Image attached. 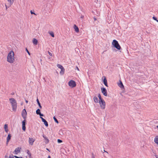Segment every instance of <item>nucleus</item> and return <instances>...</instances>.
Returning <instances> with one entry per match:
<instances>
[{
  "instance_id": "obj_14",
  "label": "nucleus",
  "mask_w": 158,
  "mask_h": 158,
  "mask_svg": "<svg viewBox=\"0 0 158 158\" xmlns=\"http://www.w3.org/2000/svg\"><path fill=\"white\" fill-rule=\"evenodd\" d=\"M119 81L120 83L118 84V86L122 89L124 88V86L122 82L120 80Z\"/></svg>"
},
{
  "instance_id": "obj_47",
  "label": "nucleus",
  "mask_w": 158,
  "mask_h": 158,
  "mask_svg": "<svg viewBox=\"0 0 158 158\" xmlns=\"http://www.w3.org/2000/svg\"><path fill=\"white\" fill-rule=\"evenodd\" d=\"M157 128H158V126H157Z\"/></svg>"
},
{
  "instance_id": "obj_35",
  "label": "nucleus",
  "mask_w": 158,
  "mask_h": 158,
  "mask_svg": "<svg viewBox=\"0 0 158 158\" xmlns=\"http://www.w3.org/2000/svg\"><path fill=\"white\" fill-rule=\"evenodd\" d=\"M92 158H95L93 154H92Z\"/></svg>"
},
{
  "instance_id": "obj_40",
  "label": "nucleus",
  "mask_w": 158,
  "mask_h": 158,
  "mask_svg": "<svg viewBox=\"0 0 158 158\" xmlns=\"http://www.w3.org/2000/svg\"><path fill=\"white\" fill-rule=\"evenodd\" d=\"M48 158H51V157L50 156H48Z\"/></svg>"
},
{
  "instance_id": "obj_23",
  "label": "nucleus",
  "mask_w": 158,
  "mask_h": 158,
  "mask_svg": "<svg viewBox=\"0 0 158 158\" xmlns=\"http://www.w3.org/2000/svg\"><path fill=\"white\" fill-rule=\"evenodd\" d=\"M98 97L99 98V101H102V100H103V99H102V98H101V95L100 94H98Z\"/></svg>"
},
{
  "instance_id": "obj_10",
  "label": "nucleus",
  "mask_w": 158,
  "mask_h": 158,
  "mask_svg": "<svg viewBox=\"0 0 158 158\" xmlns=\"http://www.w3.org/2000/svg\"><path fill=\"white\" fill-rule=\"evenodd\" d=\"M40 118L41 119L43 122L44 123V124L46 127L48 126V124L47 122L43 117H40Z\"/></svg>"
},
{
  "instance_id": "obj_29",
  "label": "nucleus",
  "mask_w": 158,
  "mask_h": 158,
  "mask_svg": "<svg viewBox=\"0 0 158 158\" xmlns=\"http://www.w3.org/2000/svg\"><path fill=\"white\" fill-rule=\"evenodd\" d=\"M57 142L58 143H61L62 142V140H60V139H58L57 140Z\"/></svg>"
},
{
  "instance_id": "obj_2",
  "label": "nucleus",
  "mask_w": 158,
  "mask_h": 158,
  "mask_svg": "<svg viewBox=\"0 0 158 158\" xmlns=\"http://www.w3.org/2000/svg\"><path fill=\"white\" fill-rule=\"evenodd\" d=\"M9 100L13 110L15 112L16 111L17 108V103L16 100L12 98H10Z\"/></svg>"
},
{
  "instance_id": "obj_11",
  "label": "nucleus",
  "mask_w": 158,
  "mask_h": 158,
  "mask_svg": "<svg viewBox=\"0 0 158 158\" xmlns=\"http://www.w3.org/2000/svg\"><path fill=\"white\" fill-rule=\"evenodd\" d=\"M11 135L10 134H8L6 138V144H7L11 139Z\"/></svg>"
},
{
  "instance_id": "obj_48",
  "label": "nucleus",
  "mask_w": 158,
  "mask_h": 158,
  "mask_svg": "<svg viewBox=\"0 0 158 158\" xmlns=\"http://www.w3.org/2000/svg\"><path fill=\"white\" fill-rule=\"evenodd\" d=\"M29 152V151H28V152H27V153H28V152Z\"/></svg>"
},
{
  "instance_id": "obj_6",
  "label": "nucleus",
  "mask_w": 158,
  "mask_h": 158,
  "mask_svg": "<svg viewBox=\"0 0 158 158\" xmlns=\"http://www.w3.org/2000/svg\"><path fill=\"white\" fill-rule=\"evenodd\" d=\"M99 104L100 107L102 109H104L105 107V102L104 100L101 101H99Z\"/></svg>"
},
{
  "instance_id": "obj_21",
  "label": "nucleus",
  "mask_w": 158,
  "mask_h": 158,
  "mask_svg": "<svg viewBox=\"0 0 158 158\" xmlns=\"http://www.w3.org/2000/svg\"><path fill=\"white\" fill-rule=\"evenodd\" d=\"M94 102H96V103L98 102V98L97 97H96V96L94 97Z\"/></svg>"
},
{
  "instance_id": "obj_27",
  "label": "nucleus",
  "mask_w": 158,
  "mask_h": 158,
  "mask_svg": "<svg viewBox=\"0 0 158 158\" xmlns=\"http://www.w3.org/2000/svg\"><path fill=\"white\" fill-rule=\"evenodd\" d=\"M53 119L56 123H59L58 121L55 116L53 117Z\"/></svg>"
},
{
  "instance_id": "obj_49",
  "label": "nucleus",
  "mask_w": 158,
  "mask_h": 158,
  "mask_svg": "<svg viewBox=\"0 0 158 158\" xmlns=\"http://www.w3.org/2000/svg\"><path fill=\"white\" fill-rule=\"evenodd\" d=\"M156 157L157 158H158V157H157V156H156Z\"/></svg>"
},
{
  "instance_id": "obj_8",
  "label": "nucleus",
  "mask_w": 158,
  "mask_h": 158,
  "mask_svg": "<svg viewBox=\"0 0 158 158\" xmlns=\"http://www.w3.org/2000/svg\"><path fill=\"white\" fill-rule=\"evenodd\" d=\"M27 115V112L26 110L23 109L22 112V115L24 118H25Z\"/></svg>"
},
{
  "instance_id": "obj_19",
  "label": "nucleus",
  "mask_w": 158,
  "mask_h": 158,
  "mask_svg": "<svg viewBox=\"0 0 158 158\" xmlns=\"http://www.w3.org/2000/svg\"><path fill=\"white\" fill-rule=\"evenodd\" d=\"M35 139L33 138H30V145H33L34 142L35 141Z\"/></svg>"
},
{
  "instance_id": "obj_26",
  "label": "nucleus",
  "mask_w": 158,
  "mask_h": 158,
  "mask_svg": "<svg viewBox=\"0 0 158 158\" xmlns=\"http://www.w3.org/2000/svg\"><path fill=\"white\" fill-rule=\"evenodd\" d=\"M57 66L58 68L60 69L63 68V67L60 64H58L57 65Z\"/></svg>"
},
{
  "instance_id": "obj_20",
  "label": "nucleus",
  "mask_w": 158,
  "mask_h": 158,
  "mask_svg": "<svg viewBox=\"0 0 158 158\" xmlns=\"http://www.w3.org/2000/svg\"><path fill=\"white\" fill-rule=\"evenodd\" d=\"M155 142L158 145V136H156L154 139Z\"/></svg>"
},
{
  "instance_id": "obj_4",
  "label": "nucleus",
  "mask_w": 158,
  "mask_h": 158,
  "mask_svg": "<svg viewBox=\"0 0 158 158\" xmlns=\"http://www.w3.org/2000/svg\"><path fill=\"white\" fill-rule=\"evenodd\" d=\"M68 84L69 86L71 88L75 87L76 85V82L73 80L70 81L69 82Z\"/></svg>"
},
{
  "instance_id": "obj_30",
  "label": "nucleus",
  "mask_w": 158,
  "mask_h": 158,
  "mask_svg": "<svg viewBox=\"0 0 158 158\" xmlns=\"http://www.w3.org/2000/svg\"><path fill=\"white\" fill-rule=\"evenodd\" d=\"M152 18L153 19H154L157 22H158V20L156 17H153Z\"/></svg>"
},
{
  "instance_id": "obj_34",
  "label": "nucleus",
  "mask_w": 158,
  "mask_h": 158,
  "mask_svg": "<svg viewBox=\"0 0 158 158\" xmlns=\"http://www.w3.org/2000/svg\"><path fill=\"white\" fill-rule=\"evenodd\" d=\"M15 158H22V157H18L17 156H15Z\"/></svg>"
},
{
  "instance_id": "obj_9",
  "label": "nucleus",
  "mask_w": 158,
  "mask_h": 158,
  "mask_svg": "<svg viewBox=\"0 0 158 158\" xmlns=\"http://www.w3.org/2000/svg\"><path fill=\"white\" fill-rule=\"evenodd\" d=\"M26 121L25 119L23 120L22 122V129L25 131L26 130L25 125Z\"/></svg>"
},
{
  "instance_id": "obj_17",
  "label": "nucleus",
  "mask_w": 158,
  "mask_h": 158,
  "mask_svg": "<svg viewBox=\"0 0 158 158\" xmlns=\"http://www.w3.org/2000/svg\"><path fill=\"white\" fill-rule=\"evenodd\" d=\"M103 83L106 86H107V87L108 86L107 83V80L106 79L105 77H104V79L103 80Z\"/></svg>"
},
{
  "instance_id": "obj_39",
  "label": "nucleus",
  "mask_w": 158,
  "mask_h": 158,
  "mask_svg": "<svg viewBox=\"0 0 158 158\" xmlns=\"http://www.w3.org/2000/svg\"><path fill=\"white\" fill-rule=\"evenodd\" d=\"M8 158H14V157L13 156H10Z\"/></svg>"
},
{
  "instance_id": "obj_15",
  "label": "nucleus",
  "mask_w": 158,
  "mask_h": 158,
  "mask_svg": "<svg viewBox=\"0 0 158 158\" xmlns=\"http://www.w3.org/2000/svg\"><path fill=\"white\" fill-rule=\"evenodd\" d=\"M73 28L76 32H79V30L78 28L76 25H74Z\"/></svg>"
},
{
  "instance_id": "obj_13",
  "label": "nucleus",
  "mask_w": 158,
  "mask_h": 158,
  "mask_svg": "<svg viewBox=\"0 0 158 158\" xmlns=\"http://www.w3.org/2000/svg\"><path fill=\"white\" fill-rule=\"evenodd\" d=\"M4 128L5 132L7 133L8 131V127L7 124H5L4 126Z\"/></svg>"
},
{
  "instance_id": "obj_1",
  "label": "nucleus",
  "mask_w": 158,
  "mask_h": 158,
  "mask_svg": "<svg viewBox=\"0 0 158 158\" xmlns=\"http://www.w3.org/2000/svg\"><path fill=\"white\" fill-rule=\"evenodd\" d=\"M15 55L14 51L11 50L9 52L6 57V61L10 64L14 63L15 61Z\"/></svg>"
},
{
  "instance_id": "obj_44",
  "label": "nucleus",
  "mask_w": 158,
  "mask_h": 158,
  "mask_svg": "<svg viewBox=\"0 0 158 158\" xmlns=\"http://www.w3.org/2000/svg\"><path fill=\"white\" fill-rule=\"evenodd\" d=\"M94 19V20H96V18H95Z\"/></svg>"
},
{
  "instance_id": "obj_5",
  "label": "nucleus",
  "mask_w": 158,
  "mask_h": 158,
  "mask_svg": "<svg viewBox=\"0 0 158 158\" xmlns=\"http://www.w3.org/2000/svg\"><path fill=\"white\" fill-rule=\"evenodd\" d=\"M8 3L5 5L6 9L10 6L13 3L14 0H7Z\"/></svg>"
},
{
  "instance_id": "obj_25",
  "label": "nucleus",
  "mask_w": 158,
  "mask_h": 158,
  "mask_svg": "<svg viewBox=\"0 0 158 158\" xmlns=\"http://www.w3.org/2000/svg\"><path fill=\"white\" fill-rule=\"evenodd\" d=\"M40 109H37V110H36V114H40Z\"/></svg>"
},
{
  "instance_id": "obj_12",
  "label": "nucleus",
  "mask_w": 158,
  "mask_h": 158,
  "mask_svg": "<svg viewBox=\"0 0 158 158\" xmlns=\"http://www.w3.org/2000/svg\"><path fill=\"white\" fill-rule=\"evenodd\" d=\"M20 148H18L15 149L14 151L15 153V154H17L20 152Z\"/></svg>"
},
{
  "instance_id": "obj_46",
  "label": "nucleus",
  "mask_w": 158,
  "mask_h": 158,
  "mask_svg": "<svg viewBox=\"0 0 158 158\" xmlns=\"http://www.w3.org/2000/svg\"><path fill=\"white\" fill-rule=\"evenodd\" d=\"M29 141H30V138H29Z\"/></svg>"
},
{
  "instance_id": "obj_28",
  "label": "nucleus",
  "mask_w": 158,
  "mask_h": 158,
  "mask_svg": "<svg viewBox=\"0 0 158 158\" xmlns=\"http://www.w3.org/2000/svg\"><path fill=\"white\" fill-rule=\"evenodd\" d=\"M50 34L52 37H54V33L53 32H50Z\"/></svg>"
},
{
  "instance_id": "obj_43",
  "label": "nucleus",
  "mask_w": 158,
  "mask_h": 158,
  "mask_svg": "<svg viewBox=\"0 0 158 158\" xmlns=\"http://www.w3.org/2000/svg\"><path fill=\"white\" fill-rule=\"evenodd\" d=\"M28 53V54L30 55V52H28L27 53Z\"/></svg>"
},
{
  "instance_id": "obj_38",
  "label": "nucleus",
  "mask_w": 158,
  "mask_h": 158,
  "mask_svg": "<svg viewBox=\"0 0 158 158\" xmlns=\"http://www.w3.org/2000/svg\"><path fill=\"white\" fill-rule=\"evenodd\" d=\"M104 152H106L108 154V152H106L105 150H104Z\"/></svg>"
},
{
  "instance_id": "obj_24",
  "label": "nucleus",
  "mask_w": 158,
  "mask_h": 158,
  "mask_svg": "<svg viewBox=\"0 0 158 158\" xmlns=\"http://www.w3.org/2000/svg\"><path fill=\"white\" fill-rule=\"evenodd\" d=\"M37 103L39 106V107H40V108H42V106H41V105H40V102H39V100H38V99H37Z\"/></svg>"
},
{
  "instance_id": "obj_3",
  "label": "nucleus",
  "mask_w": 158,
  "mask_h": 158,
  "mask_svg": "<svg viewBox=\"0 0 158 158\" xmlns=\"http://www.w3.org/2000/svg\"><path fill=\"white\" fill-rule=\"evenodd\" d=\"M112 45L118 50H120L121 47L118 42L116 40H114L112 42Z\"/></svg>"
},
{
  "instance_id": "obj_16",
  "label": "nucleus",
  "mask_w": 158,
  "mask_h": 158,
  "mask_svg": "<svg viewBox=\"0 0 158 158\" xmlns=\"http://www.w3.org/2000/svg\"><path fill=\"white\" fill-rule=\"evenodd\" d=\"M32 42L34 45H36L38 43V41L36 39L34 38L32 40Z\"/></svg>"
},
{
  "instance_id": "obj_36",
  "label": "nucleus",
  "mask_w": 158,
  "mask_h": 158,
  "mask_svg": "<svg viewBox=\"0 0 158 158\" xmlns=\"http://www.w3.org/2000/svg\"><path fill=\"white\" fill-rule=\"evenodd\" d=\"M26 50L27 53L28 52H29V51L27 50V49L26 48Z\"/></svg>"
},
{
  "instance_id": "obj_32",
  "label": "nucleus",
  "mask_w": 158,
  "mask_h": 158,
  "mask_svg": "<svg viewBox=\"0 0 158 158\" xmlns=\"http://www.w3.org/2000/svg\"><path fill=\"white\" fill-rule=\"evenodd\" d=\"M48 54H49V55L51 56H52V53H51V52H48Z\"/></svg>"
},
{
  "instance_id": "obj_37",
  "label": "nucleus",
  "mask_w": 158,
  "mask_h": 158,
  "mask_svg": "<svg viewBox=\"0 0 158 158\" xmlns=\"http://www.w3.org/2000/svg\"><path fill=\"white\" fill-rule=\"evenodd\" d=\"M84 17V16H83V15H82L81 16V19H83Z\"/></svg>"
},
{
  "instance_id": "obj_41",
  "label": "nucleus",
  "mask_w": 158,
  "mask_h": 158,
  "mask_svg": "<svg viewBox=\"0 0 158 158\" xmlns=\"http://www.w3.org/2000/svg\"><path fill=\"white\" fill-rule=\"evenodd\" d=\"M46 150L48 151H50L49 149L48 148H46Z\"/></svg>"
},
{
  "instance_id": "obj_45",
  "label": "nucleus",
  "mask_w": 158,
  "mask_h": 158,
  "mask_svg": "<svg viewBox=\"0 0 158 158\" xmlns=\"http://www.w3.org/2000/svg\"><path fill=\"white\" fill-rule=\"evenodd\" d=\"M26 102L27 103L28 102V101H26Z\"/></svg>"
},
{
  "instance_id": "obj_31",
  "label": "nucleus",
  "mask_w": 158,
  "mask_h": 158,
  "mask_svg": "<svg viewBox=\"0 0 158 158\" xmlns=\"http://www.w3.org/2000/svg\"><path fill=\"white\" fill-rule=\"evenodd\" d=\"M30 13L31 14H33L35 15H36L35 13L33 12L31 10L30 11Z\"/></svg>"
},
{
  "instance_id": "obj_22",
  "label": "nucleus",
  "mask_w": 158,
  "mask_h": 158,
  "mask_svg": "<svg viewBox=\"0 0 158 158\" xmlns=\"http://www.w3.org/2000/svg\"><path fill=\"white\" fill-rule=\"evenodd\" d=\"M43 137L46 140V143H48L49 142V140L46 137H45L44 136H43Z\"/></svg>"
},
{
  "instance_id": "obj_33",
  "label": "nucleus",
  "mask_w": 158,
  "mask_h": 158,
  "mask_svg": "<svg viewBox=\"0 0 158 158\" xmlns=\"http://www.w3.org/2000/svg\"><path fill=\"white\" fill-rule=\"evenodd\" d=\"M39 114L40 116V117L43 116H44L43 114H41V113H40V114Z\"/></svg>"
},
{
  "instance_id": "obj_18",
  "label": "nucleus",
  "mask_w": 158,
  "mask_h": 158,
  "mask_svg": "<svg viewBox=\"0 0 158 158\" xmlns=\"http://www.w3.org/2000/svg\"><path fill=\"white\" fill-rule=\"evenodd\" d=\"M64 71H65L63 67V68H62V69H61V71L60 72V74L62 75H63L64 73Z\"/></svg>"
},
{
  "instance_id": "obj_42",
  "label": "nucleus",
  "mask_w": 158,
  "mask_h": 158,
  "mask_svg": "<svg viewBox=\"0 0 158 158\" xmlns=\"http://www.w3.org/2000/svg\"><path fill=\"white\" fill-rule=\"evenodd\" d=\"M76 68H77V69L78 70H79V69H78V67H76Z\"/></svg>"
},
{
  "instance_id": "obj_7",
  "label": "nucleus",
  "mask_w": 158,
  "mask_h": 158,
  "mask_svg": "<svg viewBox=\"0 0 158 158\" xmlns=\"http://www.w3.org/2000/svg\"><path fill=\"white\" fill-rule=\"evenodd\" d=\"M102 92L103 94L105 96H107V90L105 88H103L101 89Z\"/></svg>"
}]
</instances>
